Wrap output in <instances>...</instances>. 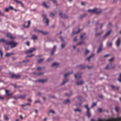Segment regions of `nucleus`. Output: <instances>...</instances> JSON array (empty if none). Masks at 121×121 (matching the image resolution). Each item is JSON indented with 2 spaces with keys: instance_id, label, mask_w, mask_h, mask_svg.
Segmentation results:
<instances>
[{
  "instance_id": "f257e3e1",
  "label": "nucleus",
  "mask_w": 121,
  "mask_h": 121,
  "mask_svg": "<svg viewBox=\"0 0 121 121\" xmlns=\"http://www.w3.org/2000/svg\"><path fill=\"white\" fill-rule=\"evenodd\" d=\"M5 44L6 45H10L11 48L15 47L17 44V43L13 41H8L5 42Z\"/></svg>"
},
{
  "instance_id": "f03ea898",
  "label": "nucleus",
  "mask_w": 121,
  "mask_h": 121,
  "mask_svg": "<svg viewBox=\"0 0 121 121\" xmlns=\"http://www.w3.org/2000/svg\"><path fill=\"white\" fill-rule=\"evenodd\" d=\"M118 119L110 118L107 119H102L99 118L98 119V121H114L118 120ZM91 121H95L94 119H92Z\"/></svg>"
},
{
  "instance_id": "7ed1b4c3",
  "label": "nucleus",
  "mask_w": 121,
  "mask_h": 121,
  "mask_svg": "<svg viewBox=\"0 0 121 121\" xmlns=\"http://www.w3.org/2000/svg\"><path fill=\"white\" fill-rule=\"evenodd\" d=\"M84 107L86 110V115L88 117H90L91 116V113L90 111V108L88 107V105L87 104L85 105L84 106Z\"/></svg>"
},
{
  "instance_id": "20e7f679",
  "label": "nucleus",
  "mask_w": 121,
  "mask_h": 121,
  "mask_svg": "<svg viewBox=\"0 0 121 121\" xmlns=\"http://www.w3.org/2000/svg\"><path fill=\"white\" fill-rule=\"evenodd\" d=\"M42 17L44 23L46 24L47 26H48L49 24V20L47 18L46 15V14H43Z\"/></svg>"
},
{
  "instance_id": "39448f33",
  "label": "nucleus",
  "mask_w": 121,
  "mask_h": 121,
  "mask_svg": "<svg viewBox=\"0 0 121 121\" xmlns=\"http://www.w3.org/2000/svg\"><path fill=\"white\" fill-rule=\"evenodd\" d=\"M33 31L34 32H38L40 33L43 35H45L48 34V33L47 32H44L42 30H38L36 28H34Z\"/></svg>"
},
{
  "instance_id": "423d86ee",
  "label": "nucleus",
  "mask_w": 121,
  "mask_h": 121,
  "mask_svg": "<svg viewBox=\"0 0 121 121\" xmlns=\"http://www.w3.org/2000/svg\"><path fill=\"white\" fill-rule=\"evenodd\" d=\"M21 76L20 74H12L11 75V78L12 79H18Z\"/></svg>"
},
{
  "instance_id": "0eeeda50",
  "label": "nucleus",
  "mask_w": 121,
  "mask_h": 121,
  "mask_svg": "<svg viewBox=\"0 0 121 121\" xmlns=\"http://www.w3.org/2000/svg\"><path fill=\"white\" fill-rule=\"evenodd\" d=\"M36 50V49L35 48H30L29 50L26 51L25 52V53L26 54L30 53L35 50Z\"/></svg>"
},
{
  "instance_id": "6e6552de",
  "label": "nucleus",
  "mask_w": 121,
  "mask_h": 121,
  "mask_svg": "<svg viewBox=\"0 0 121 121\" xmlns=\"http://www.w3.org/2000/svg\"><path fill=\"white\" fill-rule=\"evenodd\" d=\"M115 67V66L114 65H113L112 66V64H110L107 65L106 67H105L104 69H113Z\"/></svg>"
},
{
  "instance_id": "1a4fd4ad",
  "label": "nucleus",
  "mask_w": 121,
  "mask_h": 121,
  "mask_svg": "<svg viewBox=\"0 0 121 121\" xmlns=\"http://www.w3.org/2000/svg\"><path fill=\"white\" fill-rule=\"evenodd\" d=\"M47 81L48 79L46 78L44 79H40L39 80H36L35 81V82H39L43 83L47 82Z\"/></svg>"
},
{
  "instance_id": "9d476101",
  "label": "nucleus",
  "mask_w": 121,
  "mask_h": 121,
  "mask_svg": "<svg viewBox=\"0 0 121 121\" xmlns=\"http://www.w3.org/2000/svg\"><path fill=\"white\" fill-rule=\"evenodd\" d=\"M112 31V30L111 29H110L108 31L104 36L103 38H105L106 37L109 35L111 33Z\"/></svg>"
},
{
  "instance_id": "9b49d317",
  "label": "nucleus",
  "mask_w": 121,
  "mask_h": 121,
  "mask_svg": "<svg viewBox=\"0 0 121 121\" xmlns=\"http://www.w3.org/2000/svg\"><path fill=\"white\" fill-rule=\"evenodd\" d=\"M56 45L54 46L53 48H52L51 50V55H52L54 53V52L56 51Z\"/></svg>"
},
{
  "instance_id": "f8f14e48",
  "label": "nucleus",
  "mask_w": 121,
  "mask_h": 121,
  "mask_svg": "<svg viewBox=\"0 0 121 121\" xmlns=\"http://www.w3.org/2000/svg\"><path fill=\"white\" fill-rule=\"evenodd\" d=\"M59 14L60 16L62 17L65 18H67L68 17V16L67 15L65 14H63L61 12H60Z\"/></svg>"
},
{
  "instance_id": "ddd939ff",
  "label": "nucleus",
  "mask_w": 121,
  "mask_h": 121,
  "mask_svg": "<svg viewBox=\"0 0 121 121\" xmlns=\"http://www.w3.org/2000/svg\"><path fill=\"white\" fill-rule=\"evenodd\" d=\"M5 91L6 94L7 96L8 97H10L13 94V93L11 92V93H9V90H5Z\"/></svg>"
},
{
  "instance_id": "4468645a",
  "label": "nucleus",
  "mask_w": 121,
  "mask_h": 121,
  "mask_svg": "<svg viewBox=\"0 0 121 121\" xmlns=\"http://www.w3.org/2000/svg\"><path fill=\"white\" fill-rule=\"evenodd\" d=\"M84 83V81L82 80H80L76 82V84L78 85H81Z\"/></svg>"
},
{
  "instance_id": "2eb2a0df",
  "label": "nucleus",
  "mask_w": 121,
  "mask_h": 121,
  "mask_svg": "<svg viewBox=\"0 0 121 121\" xmlns=\"http://www.w3.org/2000/svg\"><path fill=\"white\" fill-rule=\"evenodd\" d=\"M68 82V79L67 78H64L63 79V82L61 83V85H64L66 83Z\"/></svg>"
},
{
  "instance_id": "dca6fc26",
  "label": "nucleus",
  "mask_w": 121,
  "mask_h": 121,
  "mask_svg": "<svg viewBox=\"0 0 121 121\" xmlns=\"http://www.w3.org/2000/svg\"><path fill=\"white\" fill-rule=\"evenodd\" d=\"M120 38L119 37L117 38L116 42V44L118 47L120 45Z\"/></svg>"
},
{
  "instance_id": "f3484780",
  "label": "nucleus",
  "mask_w": 121,
  "mask_h": 121,
  "mask_svg": "<svg viewBox=\"0 0 121 121\" xmlns=\"http://www.w3.org/2000/svg\"><path fill=\"white\" fill-rule=\"evenodd\" d=\"M81 73H78L75 74L74 77L75 78H81Z\"/></svg>"
},
{
  "instance_id": "a211bd4d",
  "label": "nucleus",
  "mask_w": 121,
  "mask_h": 121,
  "mask_svg": "<svg viewBox=\"0 0 121 121\" xmlns=\"http://www.w3.org/2000/svg\"><path fill=\"white\" fill-rule=\"evenodd\" d=\"M77 67L80 69H83L85 68L86 67L84 65H79L77 66Z\"/></svg>"
},
{
  "instance_id": "6ab92c4d",
  "label": "nucleus",
  "mask_w": 121,
  "mask_h": 121,
  "mask_svg": "<svg viewBox=\"0 0 121 121\" xmlns=\"http://www.w3.org/2000/svg\"><path fill=\"white\" fill-rule=\"evenodd\" d=\"M73 73V71H71L70 72H69L68 73H65L64 74V78H67L66 77L69 76L71 74Z\"/></svg>"
},
{
  "instance_id": "aec40b11",
  "label": "nucleus",
  "mask_w": 121,
  "mask_h": 121,
  "mask_svg": "<svg viewBox=\"0 0 121 121\" xmlns=\"http://www.w3.org/2000/svg\"><path fill=\"white\" fill-rule=\"evenodd\" d=\"M6 36L11 39H14L15 38L12 35L10 34H7Z\"/></svg>"
},
{
  "instance_id": "412c9836",
  "label": "nucleus",
  "mask_w": 121,
  "mask_h": 121,
  "mask_svg": "<svg viewBox=\"0 0 121 121\" xmlns=\"http://www.w3.org/2000/svg\"><path fill=\"white\" fill-rule=\"evenodd\" d=\"M42 4L43 6L46 8L48 9L49 8V6L47 5L46 3L45 2H43Z\"/></svg>"
},
{
  "instance_id": "4be33fe9",
  "label": "nucleus",
  "mask_w": 121,
  "mask_h": 121,
  "mask_svg": "<svg viewBox=\"0 0 121 121\" xmlns=\"http://www.w3.org/2000/svg\"><path fill=\"white\" fill-rule=\"evenodd\" d=\"M26 96V95L25 94H24L23 95H20L18 97V98L20 99H25Z\"/></svg>"
},
{
  "instance_id": "5701e85b",
  "label": "nucleus",
  "mask_w": 121,
  "mask_h": 121,
  "mask_svg": "<svg viewBox=\"0 0 121 121\" xmlns=\"http://www.w3.org/2000/svg\"><path fill=\"white\" fill-rule=\"evenodd\" d=\"M31 38L33 40L37 39V37L35 35H31Z\"/></svg>"
},
{
  "instance_id": "b1692460",
  "label": "nucleus",
  "mask_w": 121,
  "mask_h": 121,
  "mask_svg": "<svg viewBox=\"0 0 121 121\" xmlns=\"http://www.w3.org/2000/svg\"><path fill=\"white\" fill-rule=\"evenodd\" d=\"M103 32L99 33H96L95 35V37H97L98 36H100L102 34Z\"/></svg>"
},
{
  "instance_id": "393cba45",
  "label": "nucleus",
  "mask_w": 121,
  "mask_h": 121,
  "mask_svg": "<svg viewBox=\"0 0 121 121\" xmlns=\"http://www.w3.org/2000/svg\"><path fill=\"white\" fill-rule=\"evenodd\" d=\"M26 22H25V23L23 24V26L24 27L26 28H27L29 27V25L30 23V20H29L28 22V25H27L26 26H25V25L26 24Z\"/></svg>"
},
{
  "instance_id": "a878e982",
  "label": "nucleus",
  "mask_w": 121,
  "mask_h": 121,
  "mask_svg": "<svg viewBox=\"0 0 121 121\" xmlns=\"http://www.w3.org/2000/svg\"><path fill=\"white\" fill-rule=\"evenodd\" d=\"M94 56L93 54H91L90 56L88 57L86 59V60H89L92 57Z\"/></svg>"
},
{
  "instance_id": "bb28decb",
  "label": "nucleus",
  "mask_w": 121,
  "mask_h": 121,
  "mask_svg": "<svg viewBox=\"0 0 121 121\" xmlns=\"http://www.w3.org/2000/svg\"><path fill=\"white\" fill-rule=\"evenodd\" d=\"M13 53H6L5 55V57H8L10 56L11 55H13Z\"/></svg>"
},
{
  "instance_id": "cd10ccee",
  "label": "nucleus",
  "mask_w": 121,
  "mask_h": 121,
  "mask_svg": "<svg viewBox=\"0 0 121 121\" xmlns=\"http://www.w3.org/2000/svg\"><path fill=\"white\" fill-rule=\"evenodd\" d=\"M15 2H16L17 3L20 4L21 5L22 7H24V4L21 1H19L17 0Z\"/></svg>"
},
{
  "instance_id": "c85d7f7f",
  "label": "nucleus",
  "mask_w": 121,
  "mask_h": 121,
  "mask_svg": "<svg viewBox=\"0 0 121 121\" xmlns=\"http://www.w3.org/2000/svg\"><path fill=\"white\" fill-rule=\"evenodd\" d=\"M96 9H95L92 10L89 9L88 10V11L91 13H95V12L96 11Z\"/></svg>"
},
{
  "instance_id": "c756f323",
  "label": "nucleus",
  "mask_w": 121,
  "mask_h": 121,
  "mask_svg": "<svg viewBox=\"0 0 121 121\" xmlns=\"http://www.w3.org/2000/svg\"><path fill=\"white\" fill-rule=\"evenodd\" d=\"M102 10H101L99 11H97V9H96V11H95V13L96 14L99 15V14H100V13H102Z\"/></svg>"
},
{
  "instance_id": "7c9ffc66",
  "label": "nucleus",
  "mask_w": 121,
  "mask_h": 121,
  "mask_svg": "<svg viewBox=\"0 0 121 121\" xmlns=\"http://www.w3.org/2000/svg\"><path fill=\"white\" fill-rule=\"evenodd\" d=\"M102 50V48H101V47H99L97 51V53L100 52Z\"/></svg>"
},
{
  "instance_id": "2f4dec72",
  "label": "nucleus",
  "mask_w": 121,
  "mask_h": 121,
  "mask_svg": "<svg viewBox=\"0 0 121 121\" xmlns=\"http://www.w3.org/2000/svg\"><path fill=\"white\" fill-rule=\"evenodd\" d=\"M8 40H5L4 38H2L0 39V43L1 42H4L5 43V42Z\"/></svg>"
},
{
  "instance_id": "473e14b6",
  "label": "nucleus",
  "mask_w": 121,
  "mask_h": 121,
  "mask_svg": "<svg viewBox=\"0 0 121 121\" xmlns=\"http://www.w3.org/2000/svg\"><path fill=\"white\" fill-rule=\"evenodd\" d=\"M70 100L69 99H67L65 100L64 101V103L65 104L69 103Z\"/></svg>"
},
{
  "instance_id": "72a5a7b5",
  "label": "nucleus",
  "mask_w": 121,
  "mask_h": 121,
  "mask_svg": "<svg viewBox=\"0 0 121 121\" xmlns=\"http://www.w3.org/2000/svg\"><path fill=\"white\" fill-rule=\"evenodd\" d=\"M114 109L117 112H118L119 110H120V108L119 107H116L114 108Z\"/></svg>"
},
{
  "instance_id": "f704fd0d",
  "label": "nucleus",
  "mask_w": 121,
  "mask_h": 121,
  "mask_svg": "<svg viewBox=\"0 0 121 121\" xmlns=\"http://www.w3.org/2000/svg\"><path fill=\"white\" fill-rule=\"evenodd\" d=\"M51 1H52L53 2L56 6H58V4L57 3V2L56 0H50Z\"/></svg>"
},
{
  "instance_id": "c9c22d12",
  "label": "nucleus",
  "mask_w": 121,
  "mask_h": 121,
  "mask_svg": "<svg viewBox=\"0 0 121 121\" xmlns=\"http://www.w3.org/2000/svg\"><path fill=\"white\" fill-rule=\"evenodd\" d=\"M59 65V64L58 63L55 62L53 63L52 66H57Z\"/></svg>"
},
{
  "instance_id": "e433bc0d",
  "label": "nucleus",
  "mask_w": 121,
  "mask_h": 121,
  "mask_svg": "<svg viewBox=\"0 0 121 121\" xmlns=\"http://www.w3.org/2000/svg\"><path fill=\"white\" fill-rule=\"evenodd\" d=\"M4 120L6 121H8V117L5 114L4 115Z\"/></svg>"
},
{
  "instance_id": "4c0bfd02",
  "label": "nucleus",
  "mask_w": 121,
  "mask_h": 121,
  "mask_svg": "<svg viewBox=\"0 0 121 121\" xmlns=\"http://www.w3.org/2000/svg\"><path fill=\"white\" fill-rule=\"evenodd\" d=\"M84 43H85V42H84V41H80L77 44V45H81L83 44H84Z\"/></svg>"
},
{
  "instance_id": "58836bf2",
  "label": "nucleus",
  "mask_w": 121,
  "mask_h": 121,
  "mask_svg": "<svg viewBox=\"0 0 121 121\" xmlns=\"http://www.w3.org/2000/svg\"><path fill=\"white\" fill-rule=\"evenodd\" d=\"M86 16V14H85L83 15H82L80 16V19H82V18H84Z\"/></svg>"
},
{
  "instance_id": "ea45409f",
  "label": "nucleus",
  "mask_w": 121,
  "mask_h": 121,
  "mask_svg": "<svg viewBox=\"0 0 121 121\" xmlns=\"http://www.w3.org/2000/svg\"><path fill=\"white\" fill-rule=\"evenodd\" d=\"M74 111L75 112H80L81 111V109L78 108H76L74 110Z\"/></svg>"
},
{
  "instance_id": "a19ab883",
  "label": "nucleus",
  "mask_w": 121,
  "mask_h": 121,
  "mask_svg": "<svg viewBox=\"0 0 121 121\" xmlns=\"http://www.w3.org/2000/svg\"><path fill=\"white\" fill-rule=\"evenodd\" d=\"M55 113V112L53 110H50L49 111V112L48 113V114H49V113Z\"/></svg>"
},
{
  "instance_id": "79ce46f5",
  "label": "nucleus",
  "mask_w": 121,
  "mask_h": 121,
  "mask_svg": "<svg viewBox=\"0 0 121 121\" xmlns=\"http://www.w3.org/2000/svg\"><path fill=\"white\" fill-rule=\"evenodd\" d=\"M44 60V58H41L38 60V63H40L42 62Z\"/></svg>"
},
{
  "instance_id": "37998d69",
  "label": "nucleus",
  "mask_w": 121,
  "mask_h": 121,
  "mask_svg": "<svg viewBox=\"0 0 121 121\" xmlns=\"http://www.w3.org/2000/svg\"><path fill=\"white\" fill-rule=\"evenodd\" d=\"M34 73L38 75H43L44 74V73H37V74L35 73V72Z\"/></svg>"
},
{
  "instance_id": "c03bdc74",
  "label": "nucleus",
  "mask_w": 121,
  "mask_h": 121,
  "mask_svg": "<svg viewBox=\"0 0 121 121\" xmlns=\"http://www.w3.org/2000/svg\"><path fill=\"white\" fill-rule=\"evenodd\" d=\"M50 16L51 17H53L55 16V14L52 12H50Z\"/></svg>"
},
{
  "instance_id": "a18cd8bd",
  "label": "nucleus",
  "mask_w": 121,
  "mask_h": 121,
  "mask_svg": "<svg viewBox=\"0 0 121 121\" xmlns=\"http://www.w3.org/2000/svg\"><path fill=\"white\" fill-rule=\"evenodd\" d=\"M114 59V57L111 58V59H109L108 60V61L109 62H111L113 61Z\"/></svg>"
},
{
  "instance_id": "49530a36",
  "label": "nucleus",
  "mask_w": 121,
  "mask_h": 121,
  "mask_svg": "<svg viewBox=\"0 0 121 121\" xmlns=\"http://www.w3.org/2000/svg\"><path fill=\"white\" fill-rule=\"evenodd\" d=\"M35 54H32L30 55H28V56H26V58L28 57H32V56H35Z\"/></svg>"
},
{
  "instance_id": "de8ad7c7",
  "label": "nucleus",
  "mask_w": 121,
  "mask_h": 121,
  "mask_svg": "<svg viewBox=\"0 0 121 121\" xmlns=\"http://www.w3.org/2000/svg\"><path fill=\"white\" fill-rule=\"evenodd\" d=\"M90 52L87 49H86L85 52V55H87L89 52Z\"/></svg>"
},
{
  "instance_id": "09e8293b",
  "label": "nucleus",
  "mask_w": 121,
  "mask_h": 121,
  "mask_svg": "<svg viewBox=\"0 0 121 121\" xmlns=\"http://www.w3.org/2000/svg\"><path fill=\"white\" fill-rule=\"evenodd\" d=\"M97 110L99 112H101L102 111V109L98 108H97Z\"/></svg>"
},
{
  "instance_id": "8fccbe9b",
  "label": "nucleus",
  "mask_w": 121,
  "mask_h": 121,
  "mask_svg": "<svg viewBox=\"0 0 121 121\" xmlns=\"http://www.w3.org/2000/svg\"><path fill=\"white\" fill-rule=\"evenodd\" d=\"M49 98H55V96L53 95H49Z\"/></svg>"
},
{
  "instance_id": "3c124183",
  "label": "nucleus",
  "mask_w": 121,
  "mask_h": 121,
  "mask_svg": "<svg viewBox=\"0 0 121 121\" xmlns=\"http://www.w3.org/2000/svg\"><path fill=\"white\" fill-rule=\"evenodd\" d=\"M111 87L113 90H115L116 89V87L113 85H112L111 86Z\"/></svg>"
},
{
  "instance_id": "603ef678",
  "label": "nucleus",
  "mask_w": 121,
  "mask_h": 121,
  "mask_svg": "<svg viewBox=\"0 0 121 121\" xmlns=\"http://www.w3.org/2000/svg\"><path fill=\"white\" fill-rule=\"evenodd\" d=\"M86 35L85 33H84L81 35L80 38V39H82L83 36Z\"/></svg>"
},
{
  "instance_id": "864d4df0",
  "label": "nucleus",
  "mask_w": 121,
  "mask_h": 121,
  "mask_svg": "<svg viewBox=\"0 0 121 121\" xmlns=\"http://www.w3.org/2000/svg\"><path fill=\"white\" fill-rule=\"evenodd\" d=\"M80 30L79 29L78 30L77 32H73V34L74 35L78 33V32L80 31Z\"/></svg>"
},
{
  "instance_id": "5fc2aeb1",
  "label": "nucleus",
  "mask_w": 121,
  "mask_h": 121,
  "mask_svg": "<svg viewBox=\"0 0 121 121\" xmlns=\"http://www.w3.org/2000/svg\"><path fill=\"white\" fill-rule=\"evenodd\" d=\"M86 68H88V69H90L92 68L93 67V66H87L86 67Z\"/></svg>"
},
{
  "instance_id": "6e6d98bb",
  "label": "nucleus",
  "mask_w": 121,
  "mask_h": 121,
  "mask_svg": "<svg viewBox=\"0 0 121 121\" xmlns=\"http://www.w3.org/2000/svg\"><path fill=\"white\" fill-rule=\"evenodd\" d=\"M96 103H93L92 105L91 106V108H93L94 106H96Z\"/></svg>"
},
{
  "instance_id": "4d7b16f0",
  "label": "nucleus",
  "mask_w": 121,
  "mask_h": 121,
  "mask_svg": "<svg viewBox=\"0 0 121 121\" xmlns=\"http://www.w3.org/2000/svg\"><path fill=\"white\" fill-rule=\"evenodd\" d=\"M9 10V9L8 8H6L5 9V11L6 12H8Z\"/></svg>"
},
{
  "instance_id": "13d9d810",
  "label": "nucleus",
  "mask_w": 121,
  "mask_h": 121,
  "mask_svg": "<svg viewBox=\"0 0 121 121\" xmlns=\"http://www.w3.org/2000/svg\"><path fill=\"white\" fill-rule=\"evenodd\" d=\"M65 46V44H61V48H64Z\"/></svg>"
},
{
  "instance_id": "bf43d9fd",
  "label": "nucleus",
  "mask_w": 121,
  "mask_h": 121,
  "mask_svg": "<svg viewBox=\"0 0 121 121\" xmlns=\"http://www.w3.org/2000/svg\"><path fill=\"white\" fill-rule=\"evenodd\" d=\"M60 39L61 40V41L62 42L64 41V40L63 38L61 36H60L59 37Z\"/></svg>"
},
{
  "instance_id": "052dcab7",
  "label": "nucleus",
  "mask_w": 121,
  "mask_h": 121,
  "mask_svg": "<svg viewBox=\"0 0 121 121\" xmlns=\"http://www.w3.org/2000/svg\"><path fill=\"white\" fill-rule=\"evenodd\" d=\"M72 92H71V93L70 94H68L67 93H66L65 94L66 95L68 96H69L71 95H72Z\"/></svg>"
},
{
  "instance_id": "680f3d73",
  "label": "nucleus",
  "mask_w": 121,
  "mask_h": 121,
  "mask_svg": "<svg viewBox=\"0 0 121 121\" xmlns=\"http://www.w3.org/2000/svg\"><path fill=\"white\" fill-rule=\"evenodd\" d=\"M40 103L41 102L39 100H37L35 101V103Z\"/></svg>"
},
{
  "instance_id": "e2e57ef3",
  "label": "nucleus",
  "mask_w": 121,
  "mask_h": 121,
  "mask_svg": "<svg viewBox=\"0 0 121 121\" xmlns=\"http://www.w3.org/2000/svg\"><path fill=\"white\" fill-rule=\"evenodd\" d=\"M29 61V60H23L22 61V62L23 63H24V62L26 63V62H28Z\"/></svg>"
},
{
  "instance_id": "0e129e2a",
  "label": "nucleus",
  "mask_w": 121,
  "mask_h": 121,
  "mask_svg": "<svg viewBox=\"0 0 121 121\" xmlns=\"http://www.w3.org/2000/svg\"><path fill=\"white\" fill-rule=\"evenodd\" d=\"M52 60V58H49L48 59L47 61L48 62H49V61H51Z\"/></svg>"
},
{
  "instance_id": "69168bd1",
  "label": "nucleus",
  "mask_w": 121,
  "mask_h": 121,
  "mask_svg": "<svg viewBox=\"0 0 121 121\" xmlns=\"http://www.w3.org/2000/svg\"><path fill=\"white\" fill-rule=\"evenodd\" d=\"M110 56V55L109 54H106V55H104V57H106L108 56Z\"/></svg>"
},
{
  "instance_id": "338daca9",
  "label": "nucleus",
  "mask_w": 121,
  "mask_h": 121,
  "mask_svg": "<svg viewBox=\"0 0 121 121\" xmlns=\"http://www.w3.org/2000/svg\"><path fill=\"white\" fill-rule=\"evenodd\" d=\"M117 80L120 82H121V78H119Z\"/></svg>"
},
{
  "instance_id": "774afa93",
  "label": "nucleus",
  "mask_w": 121,
  "mask_h": 121,
  "mask_svg": "<svg viewBox=\"0 0 121 121\" xmlns=\"http://www.w3.org/2000/svg\"><path fill=\"white\" fill-rule=\"evenodd\" d=\"M26 44L28 46H29L30 45V43L29 42H26Z\"/></svg>"
}]
</instances>
